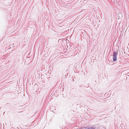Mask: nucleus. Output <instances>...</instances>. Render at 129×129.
I'll return each mask as SVG.
<instances>
[{
    "instance_id": "f257e3e1",
    "label": "nucleus",
    "mask_w": 129,
    "mask_h": 129,
    "mask_svg": "<svg viewBox=\"0 0 129 129\" xmlns=\"http://www.w3.org/2000/svg\"><path fill=\"white\" fill-rule=\"evenodd\" d=\"M116 55V52H114L113 55V60L114 61H116L117 60Z\"/></svg>"
},
{
    "instance_id": "f03ea898",
    "label": "nucleus",
    "mask_w": 129,
    "mask_h": 129,
    "mask_svg": "<svg viewBox=\"0 0 129 129\" xmlns=\"http://www.w3.org/2000/svg\"><path fill=\"white\" fill-rule=\"evenodd\" d=\"M90 129H94V128H92V127H91V128H90Z\"/></svg>"
}]
</instances>
